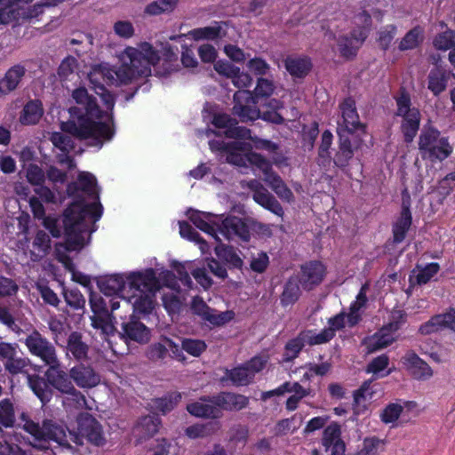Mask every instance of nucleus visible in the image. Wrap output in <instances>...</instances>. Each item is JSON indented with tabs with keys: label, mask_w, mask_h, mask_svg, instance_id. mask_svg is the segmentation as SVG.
<instances>
[{
	"label": "nucleus",
	"mask_w": 455,
	"mask_h": 455,
	"mask_svg": "<svg viewBox=\"0 0 455 455\" xmlns=\"http://www.w3.org/2000/svg\"><path fill=\"white\" fill-rule=\"evenodd\" d=\"M121 65L111 66L103 62L92 67L88 79L94 92L100 97L105 109H100L96 99L89 95L84 87L76 88L72 98L76 106L69 108L70 120L64 124V130L79 140H90L89 145L98 149L104 142L115 136L113 109L115 98L105 87L123 85L139 78L152 75L163 83L178 71L177 50L169 44H161L158 51L148 42L140 43L138 48L128 46L119 54Z\"/></svg>",
	"instance_id": "f257e3e1"
},
{
	"label": "nucleus",
	"mask_w": 455,
	"mask_h": 455,
	"mask_svg": "<svg viewBox=\"0 0 455 455\" xmlns=\"http://www.w3.org/2000/svg\"><path fill=\"white\" fill-rule=\"evenodd\" d=\"M67 193L74 201L61 216H45L43 204L35 196L30 198L29 205L34 216L43 220V226L52 236L59 238L64 235L67 251H79L90 243L92 234L98 228L96 223L103 213L95 176L80 172L77 180L68 184Z\"/></svg>",
	"instance_id": "f03ea898"
},
{
	"label": "nucleus",
	"mask_w": 455,
	"mask_h": 455,
	"mask_svg": "<svg viewBox=\"0 0 455 455\" xmlns=\"http://www.w3.org/2000/svg\"><path fill=\"white\" fill-rule=\"evenodd\" d=\"M100 291L106 297L117 296L135 315H148L154 307V297L159 289L156 272L146 268L125 274H114L98 282Z\"/></svg>",
	"instance_id": "7ed1b4c3"
},
{
	"label": "nucleus",
	"mask_w": 455,
	"mask_h": 455,
	"mask_svg": "<svg viewBox=\"0 0 455 455\" xmlns=\"http://www.w3.org/2000/svg\"><path fill=\"white\" fill-rule=\"evenodd\" d=\"M246 143L242 141L225 142L222 140H211L209 147L212 152H220L226 155V161L236 166H245L249 163L259 169L264 175V181L285 202H291L294 198L291 190L287 187L283 179L272 169V164L263 156L250 152L243 154L246 149Z\"/></svg>",
	"instance_id": "20e7f679"
},
{
	"label": "nucleus",
	"mask_w": 455,
	"mask_h": 455,
	"mask_svg": "<svg viewBox=\"0 0 455 455\" xmlns=\"http://www.w3.org/2000/svg\"><path fill=\"white\" fill-rule=\"evenodd\" d=\"M257 101L250 91H237L234 94L233 113L242 122L254 121L259 118L276 124L283 123V117L276 111L282 108V103L277 100H271L268 103L270 110L261 112L257 108Z\"/></svg>",
	"instance_id": "39448f33"
},
{
	"label": "nucleus",
	"mask_w": 455,
	"mask_h": 455,
	"mask_svg": "<svg viewBox=\"0 0 455 455\" xmlns=\"http://www.w3.org/2000/svg\"><path fill=\"white\" fill-rule=\"evenodd\" d=\"M371 15L377 19H381L383 13L379 10L370 9L363 5L362 12L355 17V24L358 26V28H355L350 36H343L339 38V50L342 57L349 59L355 56L358 49L369 35Z\"/></svg>",
	"instance_id": "423d86ee"
},
{
	"label": "nucleus",
	"mask_w": 455,
	"mask_h": 455,
	"mask_svg": "<svg viewBox=\"0 0 455 455\" xmlns=\"http://www.w3.org/2000/svg\"><path fill=\"white\" fill-rule=\"evenodd\" d=\"M23 428L31 435L33 441L31 445L39 450H46L51 441L57 443L60 446H68V437L65 428L52 420H44L43 425L29 419L25 414H21Z\"/></svg>",
	"instance_id": "0eeeda50"
},
{
	"label": "nucleus",
	"mask_w": 455,
	"mask_h": 455,
	"mask_svg": "<svg viewBox=\"0 0 455 455\" xmlns=\"http://www.w3.org/2000/svg\"><path fill=\"white\" fill-rule=\"evenodd\" d=\"M419 150L423 159L432 162L443 161L452 153L447 137L431 125L424 126L419 138Z\"/></svg>",
	"instance_id": "6e6552de"
},
{
	"label": "nucleus",
	"mask_w": 455,
	"mask_h": 455,
	"mask_svg": "<svg viewBox=\"0 0 455 455\" xmlns=\"http://www.w3.org/2000/svg\"><path fill=\"white\" fill-rule=\"evenodd\" d=\"M396 103L395 116L400 117L401 132L404 141L411 143L416 137L421 120L419 109L411 103L410 94L403 90L399 95L395 97Z\"/></svg>",
	"instance_id": "1a4fd4ad"
},
{
	"label": "nucleus",
	"mask_w": 455,
	"mask_h": 455,
	"mask_svg": "<svg viewBox=\"0 0 455 455\" xmlns=\"http://www.w3.org/2000/svg\"><path fill=\"white\" fill-rule=\"evenodd\" d=\"M29 352L40 358L49 367L60 366L54 345L39 331H34L25 340Z\"/></svg>",
	"instance_id": "9d476101"
},
{
	"label": "nucleus",
	"mask_w": 455,
	"mask_h": 455,
	"mask_svg": "<svg viewBox=\"0 0 455 455\" xmlns=\"http://www.w3.org/2000/svg\"><path fill=\"white\" fill-rule=\"evenodd\" d=\"M267 362V357L256 355L248 362L228 370L226 375L235 386H247L253 380L255 375L265 368Z\"/></svg>",
	"instance_id": "9b49d317"
},
{
	"label": "nucleus",
	"mask_w": 455,
	"mask_h": 455,
	"mask_svg": "<svg viewBox=\"0 0 455 455\" xmlns=\"http://www.w3.org/2000/svg\"><path fill=\"white\" fill-rule=\"evenodd\" d=\"M216 235H221L227 240L249 241L250 230L244 221L235 216H228L223 219L222 215L218 217L216 225Z\"/></svg>",
	"instance_id": "f8f14e48"
},
{
	"label": "nucleus",
	"mask_w": 455,
	"mask_h": 455,
	"mask_svg": "<svg viewBox=\"0 0 455 455\" xmlns=\"http://www.w3.org/2000/svg\"><path fill=\"white\" fill-rule=\"evenodd\" d=\"M398 330L399 324L397 323H388L374 334L364 338L363 345L365 347L367 353H375L390 346L395 341V334Z\"/></svg>",
	"instance_id": "ddd939ff"
},
{
	"label": "nucleus",
	"mask_w": 455,
	"mask_h": 455,
	"mask_svg": "<svg viewBox=\"0 0 455 455\" xmlns=\"http://www.w3.org/2000/svg\"><path fill=\"white\" fill-rule=\"evenodd\" d=\"M339 108L341 114V121L338 122V131L345 133H352L363 129L360 122L356 109L355 100L353 97L345 98L339 104Z\"/></svg>",
	"instance_id": "4468645a"
},
{
	"label": "nucleus",
	"mask_w": 455,
	"mask_h": 455,
	"mask_svg": "<svg viewBox=\"0 0 455 455\" xmlns=\"http://www.w3.org/2000/svg\"><path fill=\"white\" fill-rule=\"evenodd\" d=\"M77 430L81 437L86 438L96 446H100L105 442L100 424L87 412L78 415Z\"/></svg>",
	"instance_id": "2eb2a0df"
},
{
	"label": "nucleus",
	"mask_w": 455,
	"mask_h": 455,
	"mask_svg": "<svg viewBox=\"0 0 455 455\" xmlns=\"http://www.w3.org/2000/svg\"><path fill=\"white\" fill-rule=\"evenodd\" d=\"M325 274L324 265L320 261L312 260L301 265L298 281L304 290L311 291L323 282Z\"/></svg>",
	"instance_id": "dca6fc26"
},
{
	"label": "nucleus",
	"mask_w": 455,
	"mask_h": 455,
	"mask_svg": "<svg viewBox=\"0 0 455 455\" xmlns=\"http://www.w3.org/2000/svg\"><path fill=\"white\" fill-rule=\"evenodd\" d=\"M405 370L415 379L426 380L433 376L431 367L415 352L408 351L402 358Z\"/></svg>",
	"instance_id": "f3484780"
},
{
	"label": "nucleus",
	"mask_w": 455,
	"mask_h": 455,
	"mask_svg": "<svg viewBox=\"0 0 455 455\" xmlns=\"http://www.w3.org/2000/svg\"><path fill=\"white\" fill-rule=\"evenodd\" d=\"M322 444L331 455H345L346 445L341 439L340 426L332 422L327 426L323 433Z\"/></svg>",
	"instance_id": "a211bd4d"
},
{
	"label": "nucleus",
	"mask_w": 455,
	"mask_h": 455,
	"mask_svg": "<svg viewBox=\"0 0 455 455\" xmlns=\"http://www.w3.org/2000/svg\"><path fill=\"white\" fill-rule=\"evenodd\" d=\"M50 140L54 147L62 152L58 156L59 163L67 165L68 169H73L76 164L74 159L68 155L74 151L75 148L72 137L60 132H54L50 135Z\"/></svg>",
	"instance_id": "6ab92c4d"
},
{
	"label": "nucleus",
	"mask_w": 455,
	"mask_h": 455,
	"mask_svg": "<svg viewBox=\"0 0 455 455\" xmlns=\"http://www.w3.org/2000/svg\"><path fill=\"white\" fill-rule=\"evenodd\" d=\"M188 216L191 222L204 233L212 235L216 241L220 240L216 235V225L218 224L219 215H214L207 212H199L194 209L188 211Z\"/></svg>",
	"instance_id": "aec40b11"
},
{
	"label": "nucleus",
	"mask_w": 455,
	"mask_h": 455,
	"mask_svg": "<svg viewBox=\"0 0 455 455\" xmlns=\"http://www.w3.org/2000/svg\"><path fill=\"white\" fill-rule=\"evenodd\" d=\"M89 351L90 347L83 339L82 333L72 331L68 336L67 345L65 346V354L68 358L83 362L88 359Z\"/></svg>",
	"instance_id": "412c9836"
},
{
	"label": "nucleus",
	"mask_w": 455,
	"mask_h": 455,
	"mask_svg": "<svg viewBox=\"0 0 455 455\" xmlns=\"http://www.w3.org/2000/svg\"><path fill=\"white\" fill-rule=\"evenodd\" d=\"M69 376L82 388H92L100 382V376L91 366L83 363L72 367Z\"/></svg>",
	"instance_id": "4be33fe9"
},
{
	"label": "nucleus",
	"mask_w": 455,
	"mask_h": 455,
	"mask_svg": "<svg viewBox=\"0 0 455 455\" xmlns=\"http://www.w3.org/2000/svg\"><path fill=\"white\" fill-rule=\"evenodd\" d=\"M212 124L219 129H224L228 138H248L250 130L237 125V122L228 114H217L213 116Z\"/></svg>",
	"instance_id": "5701e85b"
},
{
	"label": "nucleus",
	"mask_w": 455,
	"mask_h": 455,
	"mask_svg": "<svg viewBox=\"0 0 455 455\" xmlns=\"http://www.w3.org/2000/svg\"><path fill=\"white\" fill-rule=\"evenodd\" d=\"M370 290V283H365L361 286L355 299L350 304L348 313L346 315L347 323L349 327L355 326L363 316V309L368 303L367 293Z\"/></svg>",
	"instance_id": "b1692460"
},
{
	"label": "nucleus",
	"mask_w": 455,
	"mask_h": 455,
	"mask_svg": "<svg viewBox=\"0 0 455 455\" xmlns=\"http://www.w3.org/2000/svg\"><path fill=\"white\" fill-rule=\"evenodd\" d=\"M443 328H449L455 331V310L451 309L444 314L431 317L429 321L419 327V332L427 335Z\"/></svg>",
	"instance_id": "393cba45"
},
{
	"label": "nucleus",
	"mask_w": 455,
	"mask_h": 455,
	"mask_svg": "<svg viewBox=\"0 0 455 455\" xmlns=\"http://www.w3.org/2000/svg\"><path fill=\"white\" fill-rule=\"evenodd\" d=\"M187 410L191 415L197 418L218 419L221 416L217 403H213V396L202 397L199 401L188 404Z\"/></svg>",
	"instance_id": "a878e982"
},
{
	"label": "nucleus",
	"mask_w": 455,
	"mask_h": 455,
	"mask_svg": "<svg viewBox=\"0 0 455 455\" xmlns=\"http://www.w3.org/2000/svg\"><path fill=\"white\" fill-rule=\"evenodd\" d=\"M213 403H217L220 411H240L248 405L249 399L243 395L232 392H222L213 396Z\"/></svg>",
	"instance_id": "bb28decb"
},
{
	"label": "nucleus",
	"mask_w": 455,
	"mask_h": 455,
	"mask_svg": "<svg viewBox=\"0 0 455 455\" xmlns=\"http://www.w3.org/2000/svg\"><path fill=\"white\" fill-rule=\"evenodd\" d=\"M26 71L25 67L21 64L11 67L0 80V97L9 94L18 87Z\"/></svg>",
	"instance_id": "cd10ccee"
},
{
	"label": "nucleus",
	"mask_w": 455,
	"mask_h": 455,
	"mask_svg": "<svg viewBox=\"0 0 455 455\" xmlns=\"http://www.w3.org/2000/svg\"><path fill=\"white\" fill-rule=\"evenodd\" d=\"M45 377L50 385L62 394L70 392L75 387L68 374L60 370V366L49 367L45 372Z\"/></svg>",
	"instance_id": "c85d7f7f"
},
{
	"label": "nucleus",
	"mask_w": 455,
	"mask_h": 455,
	"mask_svg": "<svg viewBox=\"0 0 455 455\" xmlns=\"http://www.w3.org/2000/svg\"><path fill=\"white\" fill-rule=\"evenodd\" d=\"M51 249V238L44 230H38L29 250L30 259L38 261L45 257Z\"/></svg>",
	"instance_id": "c756f323"
},
{
	"label": "nucleus",
	"mask_w": 455,
	"mask_h": 455,
	"mask_svg": "<svg viewBox=\"0 0 455 455\" xmlns=\"http://www.w3.org/2000/svg\"><path fill=\"white\" fill-rule=\"evenodd\" d=\"M161 424V420L157 415H148L142 417L133 429V434L138 435L140 440L155 435Z\"/></svg>",
	"instance_id": "7c9ffc66"
},
{
	"label": "nucleus",
	"mask_w": 455,
	"mask_h": 455,
	"mask_svg": "<svg viewBox=\"0 0 455 455\" xmlns=\"http://www.w3.org/2000/svg\"><path fill=\"white\" fill-rule=\"evenodd\" d=\"M122 330L124 335L131 340L145 343L149 339L150 331L148 328L140 322L132 320L129 323H124Z\"/></svg>",
	"instance_id": "2f4dec72"
},
{
	"label": "nucleus",
	"mask_w": 455,
	"mask_h": 455,
	"mask_svg": "<svg viewBox=\"0 0 455 455\" xmlns=\"http://www.w3.org/2000/svg\"><path fill=\"white\" fill-rule=\"evenodd\" d=\"M28 382L34 394L40 399L43 404L51 400L52 393L48 380L37 375H28Z\"/></svg>",
	"instance_id": "473e14b6"
},
{
	"label": "nucleus",
	"mask_w": 455,
	"mask_h": 455,
	"mask_svg": "<svg viewBox=\"0 0 455 455\" xmlns=\"http://www.w3.org/2000/svg\"><path fill=\"white\" fill-rule=\"evenodd\" d=\"M338 134L339 136V146L333 161L337 166L345 167L353 157L354 149L347 135L340 131H338Z\"/></svg>",
	"instance_id": "72a5a7b5"
},
{
	"label": "nucleus",
	"mask_w": 455,
	"mask_h": 455,
	"mask_svg": "<svg viewBox=\"0 0 455 455\" xmlns=\"http://www.w3.org/2000/svg\"><path fill=\"white\" fill-rule=\"evenodd\" d=\"M298 277L291 276L284 283L283 291L280 296V302L283 307L293 305L300 296V289Z\"/></svg>",
	"instance_id": "f704fd0d"
},
{
	"label": "nucleus",
	"mask_w": 455,
	"mask_h": 455,
	"mask_svg": "<svg viewBox=\"0 0 455 455\" xmlns=\"http://www.w3.org/2000/svg\"><path fill=\"white\" fill-rule=\"evenodd\" d=\"M28 4L25 1L10 2L5 1L4 6L0 9V24H9L12 21L21 20L20 4Z\"/></svg>",
	"instance_id": "c9c22d12"
},
{
	"label": "nucleus",
	"mask_w": 455,
	"mask_h": 455,
	"mask_svg": "<svg viewBox=\"0 0 455 455\" xmlns=\"http://www.w3.org/2000/svg\"><path fill=\"white\" fill-rule=\"evenodd\" d=\"M386 443L376 436L366 437L358 450L349 455H383Z\"/></svg>",
	"instance_id": "e433bc0d"
},
{
	"label": "nucleus",
	"mask_w": 455,
	"mask_h": 455,
	"mask_svg": "<svg viewBox=\"0 0 455 455\" xmlns=\"http://www.w3.org/2000/svg\"><path fill=\"white\" fill-rule=\"evenodd\" d=\"M180 234L181 237L198 244L203 254L210 252V245L204 241L198 232L187 221H180Z\"/></svg>",
	"instance_id": "4c0bfd02"
},
{
	"label": "nucleus",
	"mask_w": 455,
	"mask_h": 455,
	"mask_svg": "<svg viewBox=\"0 0 455 455\" xmlns=\"http://www.w3.org/2000/svg\"><path fill=\"white\" fill-rule=\"evenodd\" d=\"M43 116L42 104L38 100L28 102L20 114V122L25 125L36 124Z\"/></svg>",
	"instance_id": "58836bf2"
},
{
	"label": "nucleus",
	"mask_w": 455,
	"mask_h": 455,
	"mask_svg": "<svg viewBox=\"0 0 455 455\" xmlns=\"http://www.w3.org/2000/svg\"><path fill=\"white\" fill-rule=\"evenodd\" d=\"M311 61L306 57H290L285 60L287 71L293 76L303 77L311 68Z\"/></svg>",
	"instance_id": "ea45409f"
},
{
	"label": "nucleus",
	"mask_w": 455,
	"mask_h": 455,
	"mask_svg": "<svg viewBox=\"0 0 455 455\" xmlns=\"http://www.w3.org/2000/svg\"><path fill=\"white\" fill-rule=\"evenodd\" d=\"M214 251L218 258L225 261L230 267H233L235 268L242 267L243 259H241L237 251L235 250V248L220 243L216 245Z\"/></svg>",
	"instance_id": "a19ab883"
},
{
	"label": "nucleus",
	"mask_w": 455,
	"mask_h": 455,
	"mask_svg": "<svg viewBox=\"0 0 455 455\" xmlns=\"http://www.w3.org/2000/svg\"><path fill=\"white\" fill-rule=\"evenodd\" d=\"M412 223V216L400 213L392 227L393 241L395 243H402L407 235Z\"/></svg>",
	"instance_id": "79ce46f5"
},
{
	"label": "nucleus",
	"mask_w": 455,
	"mask_h": 455,
	"mask_svg": "<svg viewBox=\"0 0 455 455\" xmlns=\"http://www.w3.org/2000/svg\"><path fill=\"white\" fill-rule=\"evenodd\" d=\"M181 393L172 392L163 397L152 400L151 408L165 414L171 411L181 400Z\"/></svg>",
	"instance_id": "37998d69"
},
{
	"label": "nucleus",
	"mask_w": 455,
	"mask_h": 455,
	"mask_svg": "<svg viewBox=\"0 0 455 455\" xmlns=\"http://www.w3.org/2000/svg\"><path fill=\"white\" fill-rule=\"evenodd\" d=\"M440 266L436 262H431L424 267H417L410 279H415L416 283L422 285L428 283L439 271Z\"/></svg>",
	"instance_id": "c03bdc74"
},
{
	"label": "nucleus",
	"mask_w": 455,
	"mask_h": 455,
	"mask_svg": "<svg viewBox=\"0 0 455 455\" xmlns=\"http://www.w3.org/2000/svg\"><path fill=\"white\" fill-rule=\"evenodd\" d=\"M305 344L309 346L321 345L329 342L332 339V333L331 330L326 328L321 331L316 332L314 330H306L300 332Z\"/></svg>",
	"instance_id": "a18cd8bd"
},
{
	"label": "nucleus",
	"mask_w": 455,
	"mask_h": 455,
	"mask_svg": "<svg viewBox=\"0 0 455 455\" xmlns=\"http://www.w3.org/2000/svg\"><path fill=\"white\" fill-rule=\"evenodd\" d=\"M447 86V77L443 71L439 68H433L428 75L427 88L437 96L443 92Z\"/></svg>",
	"instance_id": "49530a36"
},
{
	"label": "nucleus",
	"mask_w": 455,
	"mask_h": 455,
	"mask_svg": "<svg viewBox=\"0 0 455 455\" xmlns=\"http://www.w3.org/2000/svg\"><path fill=\"white\" fill-rule=\"evenodd\" d=\"M65 397L63 398V406L68 411L72 410H80L84 408L91 409L87 405L86 398L85 396L78 390H76L75 387L72 391L68 392L65 394Z\"/></svg>",
	"instance_id": "de8ad7c7"
},
{
	"label": "nucleus",
	"mask_w": 455,
	"mask_h": 455,
	"mask_svg": "<svg viewBox=\"0 0 455 455\" xmlns=\"http://www.w3.org/2000/svg\"><path fill=\"white\" fill-rule=\"evenodd\" d=\"M423 32L419 26L411 29L401 40L399 50L407 51L417 47L423 41Z\"/></svg>",
	"instance_id": "09e8293b"
},
{
	"label": "nucleus",
	"mask_w": 455,
	"mask_h": 455,
	"mask_svg": "<svg viewBox=\"0 0 455 455\" xmlns=\"http://www.w3.org/2000/svg\"><path fill=\"white\" fill-rule=\"evenodd\" d=\"M220 32L221 28L220 26H209L192 29L184 36L191 37L196 41L202 39L213 40L220 36ZM180 37H183V36Z\"/></svg>",
	"instance_id": "8fccbe9b"
},
{
	"label": "nucleus",
	"mask_w": 455,
	"mask_h": 455,
	"mask_svg": "<svg viewBox=\"0 0 455 455\" xmlns=\"http://www.w3.org/2000/svg\"><path fill=\"white\" fill-rule=\"evenodd\" d=\"M433 45L439 51H452L455 49V31L447 29L437 34L433 40Z\"/></svg>",
	"instance_id": "3c124183"
},
{
	"label": "nucleus",
	"mask_w": 455,
	"mask_h": 455,
	"mask_svg": "<svg viewBox=\"0 0 455 455\" xmlns=\"http://www.w3.org/2000/svg\"><path fill=\"white\" fill-rule=\"evenodd\" d=\"M305 345L306 344L300 333L296 338L289 340L284 347L283 361L289 363L294 360L296 357H298Z\"/></svg>",
	"instance_id": "603ef678"
},
{
	"label": "nucleus",
	"mask_w": 455,
	"mask_h": 455,
	"mask_svg": "<svg viewBox=\"0 0 455 455\" xmlns=\"http://www.w3.org/2000/svg\"><path fill=\"white\" fill-rule=\"evenodd\" d=\"M332 133L326 130L322 134V140L318 150V162L321 165H325L331 162V146L332 144Z\"/></svg>",
	"instance_id": "864d4df0"
},
{
	"label": "nucleus",
	"mask_w": 455,
	"mask_h": 455,
	"mask_svg": "<svg viewBox=\"0 0 455 455\" xmlns=\"http://www.w3.org/2000/svg\"><path fill=\"white\" fill-rule=\"evenodd\" d=\"M256 196L258 198V200L256 201L257 204H259L265 209L270 211L271 212L279 217H282L283 215V209L282 205L269 192H267L266 194L263 195H257Z\"/></svg>",
	"instance_id": "5fc2aeb1"
},
{
	"label": "nucleus",
	"mask_w": 455,
	"mask_h": 455,
	"mask_svg": "<svg viewBox=\"0 0 455 455\" xmlns=\"http://www.w3.org/2000/svg\"><path fill=\"white\" fill-rule=\"evenodd\" d=\"M178 0H156L145 8V12L149 15H159L164 12H172Z\"/></svg>",
	"instance_id": "6e6d98bb"
},
{
	"label": "nucleus",
	"mask_w": 455,
	"mask_h": 455,
	"mask_svg": "<svg viewBox=\"0 0 455 455\" xmlns=\"http://www.w3.org/2000/svg\"><path fill=\"white\" fill-rule=\"evenodd\" d=\"M389 364V358L387 355L383 354L380 355L374 359H372L368 366H367V372L373 373L374 375L378 376H387L391 373V371H387L386 372L382 373L387 367Z\"/></svg>",
	"instance_id": "4d7b16f0"
},
{
	"label": "nucleus",
	"mask_w": 455,
	"mask_h": 455,
	"mask_svg": "<svg viewBox=\"0 0 455 455\" xmlns=\"http://www.w3.org/2000/svg\"><path fill=\"white\" fill-rule=\"evenodd\" d=\"M78 68L77 60L75 57L68 56L65 58L59 66L58 76L60 80H70L71 76Z\"/></svg>",
	"instance_id": "13d9d810"
},
{
	"label": "nucleus",
	"mask_w": 455,
	"mask_h": 455,
	"mask_svg": "<svg viewBox=\"0 0 455 455\" xmlns=\"http://www.w3.org/2000/svg\"><path fill=\"white\" fill-rule=\"evenodd\" d=\"M291 393L292 395L289 396L285 403L286 409L290 411H295L298 408L299 403L309 394L308 390L304 388L299 382H293Z\"/></svg>",
	"instance_id": "bf43d9fd"
},
{
	"label": "nucleus",
	"mask_w": 455,
	"mask_h": 455,
	"mask_svg": "<svg viewBox=\"0 0 455 455\" xmlns=\"http://www.w3.org/2000/svg\"><path fill=\"white\" fill-rule=\"evenodd\" d=\"M181 347L185 352L194 357L200 356L207 348L206 343L197 339H183Z\"/></svg>",
	"instance_id": "052dcab7"
},
{
	"label": "nucleus",
	"mask_w": 455,
	"mask_h": 455,
	"mask_svg": "<svg viewBox=\"0 0 455 455\" xmlns=\"http://www.w3.org/2000/svg\"><path fill=\"white\" fill-rule=\"evenodd\" d=\"M235 316L233 311L228 310L218 313L215 309L211 308L204 321L213 326H221L230 322Z\"/></svg>",
	"instance_id": "680f3d73"
},
{
	"label": "nucleus",
	"mask_w": 455,
	"mask_h": 455,
	"mask_svg": "<svg viewBox=\"0 0 455 455\" xmlns=\"http://www.w3.org/2000/svg\"><path fill=\"white\" fill-rule=\"evenodd\" d=\"M168 338L163 339L157 343H154L149 346L147 355L152 361H162L168 355Z\"/></svg>",
	"instance_id": "e2e57ef3"
},
{
	"label": "nucleus",
	"mask_w": 455,
	"mask_h": 455,
	"mask_svg": "<svg viewBox=\"0 0 455 455\" xmlns=\"http://www.w3.org/2000/svg\"><path fill=\"white\" fill-rule=\"evenodd\" d=\"M26 178L36 188L44 183L45 173L37 164H29L26 168Z\"/></svg>",
	"instance_id": "0e129e2a"
},
{
	"label": "nucleus",
	"mask_w": 455,
	"mask_h": 455,
	"mask_svg": "<svg viewBox=\"0 0 455 455\" xmlns=\"http://www.w3.org/2000/svg\"><path fill=\"white\" fill-rule=\"evenodd\" d=\"M64 298L67 304L73 309L79 310L84 308L85 299L79 290H66L64 291Z\"/></svg>",
	"instance_id": "69168bd1"
},
{
	"label": "nucleus",
	"mask_w": 455,
	"mask_h": 455,
	"mask_svg": "<svg viewBox=\"0 0 455 455\" xmlns=\"http://www.w3.org/2000/svg\"><path fill=\"white\" fill-rule=\"evenodd\" d=\"M402 411V405L398 403H390L381 412V420L386 424L395 423L400 417Z\"/></svg>",
	"instance_id": "338daca9"
},
{
	"label": "nucleus",
	"mask_w": 455,
	"mask_h": 455,
	"mask_svg": "<svg viewBox=\"0 0 455 455\" xmlns=\"http://www.w3.org/2000/svg\"><path fill=\"white\" fill-rule=\"evenodd\" d=\"M49 330L52 334V339L56 344L59 345L60 339L65 334L66 324L65 323L56 316H51L47 322Z\"/></svg>",
	"instance_id": "774afa93"
}]
</instances>
